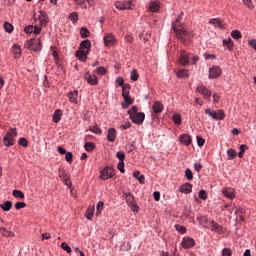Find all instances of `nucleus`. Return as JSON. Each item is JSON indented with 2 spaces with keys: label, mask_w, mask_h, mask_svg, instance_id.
Returning a JSON list of instances; mask_svg holds the SVG:
<instances>
[{
  "label": "nucleus",
  "mask_w": 256,
  "mask_h": 256,
  "mask_svg": "<svg viewBox=\"0 0 256 256\" xmlns=\"http://www.w3.org/2000/svg\"><path fill=\"white\" fill-rule=\"evenodd\" d=\"M195 245V240L191 237H186L182 240L181 246L183 249H191V247H194Z\"/></svg>",
  "instance_id": "ddd939ff"
},
{
  "label": "nucleus",
  "mask_w": 256,
  "mask_h": 256,
  "mask_svg": "<svg viewBox=\"0 0 256 256\" xmlns=\"http://www.w3.org/2000/svg\"><path fill=\"white\" fill-rule=\"evenodd\" d=\"M74 3L82 9H87V3L90 7L93 6V0H74Z\"/></svg>",
  "instance_id": "f3484780"
},
{
  "label": "nucleus",
  "mask_w": 256,
  "mask_h": 256,
  "mask_svg": "<svg viewBox=\"0 0 256 256\" xmlns=\"http://www.w3.org/2000/svg\"><path fill=\"white\" fill-rule=\"evenodd\" d=\"M227 155H228V161H233V159L237 157V151H235V149L233 148H229L227 150Z\"/></svg>",
  "instance_id": "c85d7f7f"
},
{
  "label": "nucleus",
  "mask_w": 256,
  "mask_h": 256,
  "mask_svg": "<svg viewBox=\"0 0 256 256\" xmlns=\"http://www.w3.org/2000/svg\"><path fill=\"white\" fill-rule=\"evenodd\" d=\"M131 90V86L129 84H124L122 86V96L129 97V91Z\"/></svg>",
  "instance_id": "2f4dec72"
},
{
  "label": "nucleus",
  "mask_w": 256,
  "mask_h": 256,
  "mask_svg": "<svg viewBox=\"0 0 256 256\" xmlns=\"http://www.w3.org/2000/svg\"><path fill=\"white\" fill-rule=\"evenodd\" d=\"M13 197L19 198V199H25V194L21 192V190H14L12 192Z\"/></svg>",
  "instance_id": "e433bc0d"
},
{
  "label": "nucleus",
  "mask_w": 256,
  "mask_h": 256,
  "mask_svg": "<svg viewBox=\"0 0 256 256\" xmlns=\"http://www.w3.org/2000/svg\"><path fill=\"white\" fill-rule=\"evenodd\" d=\"M206 115H209V117H212L216 121H223L225 119V111L218 110V111H212L211 108H208L205 110Z\"/></svg>",
  "instance_id": "39448f33"
},
{
  "label": "nucleus",
  "mask_w": 256,
  "mask_h": 256,
  "mask_svg": "<svg viewBox=\"0 0 256 256\" xmlns=\"http://www.w3.org/2000/svg\"><path fill=\"white\" fill-rule=\"evenodd\" d=\"M185 177L187 178L188 181H193V171H191V169L187 168L185 170Z\"/></svg>",
  "instance_id": "79ce46f5"
},
{
  "label": "nucleus",
  "mask_w": 256,
  "mask_h": 256,
  "mask_svg": "<svg viewBox=\"0 0 256 256\" xmlns=\"http://www.w3.org/2000/svg\"><path fill=\"white\" fill-rule=\"evenodd\" d=\"M138 111H139V108H137V106H132V108L128 110L129 117H131V115L139 114Z\"/></svg>",
  "instance_id": "37998d69"
},
{
  "label": "nucleus",
  "mask_w": 256,
  "mask_h": 256,
  "mask_svg": "<svg viewBox=\"0 0 256 256\" xmlns=\"http://www.w3.org/2000/svg\"><path fill=\"white\" fill-rule=\"evenodd\" d=\"M163 109H165V107L163 106V103H161V101H156L152 105V111H153V113H155V115L162 113Z\"/></svg>",
  "instance_id": "4468645a"
},
{
  "label": "nucleus",
  "mask_w": 256,
  "mask_h": 256,
  "mask_svg": "<svg viewBox=\"0 0 256 256\" xmlns=\"http://www.w3.org/2000/svg\"><path fill=\"white\" fill-rule=\"evenodd\" d=\"M24 31H25V33L31 34V33H33V31H35V26H32V25L26 26L24 28Z\"/></svg>",
  "instance_id": "13d9d810"
},
{
  "label": "nucleus",
  "mask_w": 256,
  "mask_h": 256,
  "mask_svg": "<svg viewBox=\"0 0 256 256\" xmlns=\"http://www.w3.org/2000/svg\"><path fill=\"white\" fill-rule=\"evenodd\" d=\"M231 255H233V253L231 252V249H229V248H224V249L222 250V256H231Z\"/></svg>",
  "instance_id": "bf43d9fd"
},
{
  "label": "nucleus",
  "mask_w": 256,
  "mask_h": 256,
  "mask_svg": "<svg viewBox=\"0 0 256 256\" xmlns=\"http://www.w3.org/2000/svg\"><path fill=\"white\" fill-rule=\"evenodd\" d=\"M222 193L228 199H235V190L233 188H224Z\"/></svg>",
  "instance_id": "aec40b11"
},
{
  "label": "nucleus",
  "mask_w": 256,
  "mask_h": 256,
  "mask_svg": "<svg viewBox=\"0 0 256 256\" xmlns=\"http://www.w3.org/2000/svg\"><path fill=\"white\" fill-rule=\"evenodd\" d=\"M231 37L233 39H241L243 37V35L241 34V32L239 30H233L231 32Z\"/></svg>",
  "instance_id": "58836bf2"
},
{
  "label": "nucleus",
  "mask_w": 256,
  "mask_h": 256,
  "mask_svg": "<svg viewBox=\"0 0 256 256\" xmlns=\"http://www.w3.org/2000/svg\"><path fill=\"white\" fill-rule=\"evenodd\" d=\"M180 193H191L193 191V185L191 183H185L179 187Z\"/></svg>",
  "instance_id": "4be33fe9"
},
{
  "label": "nucleus",
  "mask_w": 256,
  "mask_h": 256,
  "mask_svg": "<svg viewBox=\"0 0 256 256\" xmlns=\"http://www.w3.org/2000/svg\"><path fill=\"white\" fill-rule=\"evenodd\" d=\"M114 5H115L116 9H119L120 11H123L125 9L133 10V9H135V0L115 2Z\"/></svg>",
  "instance_id": "20e7f679"
},
{
  "label": "nucleus",
  "mask_w": 256,
  "mask_h": 256,
  "mask_svg": "<svg viewBox=\"0 0 256 256\" xmlns=\"http://www.w3.org/2000/svg\"><path fill=\"white\" fill-rule=\"evenodd\" d=\"M199 198L202 199L203 201L207 200V191L200 190L199 191Z\"/></svg>",
  "instance_id": "6e6d98bb"
},
{
  "label": "nucleus",
  "mask_w": 256,
  "mask_h": 256,
  "mask_svg": "<svg viewBox=\"0 0 256 256\" xmlns=\"http://www.w3.org/2000/svg\"><path fill=\"white\" fill-rule=\"evenodd\" d=\"M80 35L82 37V39H87L88 37H91V32H89V30L85 27H82L80 29Z\"/></svg>",
  "instance_id": "7c9ffc66"
},
{
  "label": "nucleus",
  "mask_w": 256,
  "mask_h": 256,
  "mask_svg": "<svg viewBox=\"0 0 256 256\" xmlns=\"http://www.w3.org/2000/svg\"><path fill=\"white\" fill-rule=\"evenodd\" d=\"M222 73H223V71L221 70V67H219V66H212L209 69L208 78H210V79H217V78L221 77Z\"/></svg>",
  "instance_id": "1a4fd4ad"
},
{
  "label": "nucleus",
  "mask_w": 256,
  "mask_h": 256,
  "mask_svg": "<svg viewBox=\"0 0 256 256\" xmlns=\"http://www.w3.org/2000/svg\"><path fill=\"white\" fill-rule=\"evenodd\" d=\"M117 159H119V162H124L125 161V152L124 151H118L116 153Z\"/></svg>",
  "instance_id": "c03bdc74"
},
{
  "label": "nucleus",
  "mask_w": 256,
  "mask_h": 256,
  "mask_svg": "<svg viewBox=\"0 0 256 256\" xmlns=\"http://www.w3.org/2000/svg\"><path fill=\"white\" fill-rule=\"evenodd\" d=\"M65 160L67 161V163H72L73 162V153L71 152H66L65 154Z\"/></svg>",
  "instance_id": "8fccbe9b"
},
{
  "label": "nucleus",
  "mask_w": 256,
  "mask_h": 256,
  "mask_svg": "<svg viewBox=\"0 0 256 256\" xmlns=\"http://www.w3.org/2000/svg\"><path fill=\"white\" fill-rule=\"evenodd\" d=\"M130 119L135 125H143V121H145V113L139 112L138 114L131 115Z\"/></svg>",
  "instance_id": "9d476101"
},
{
  "label": "nucleus",
  "mask_w": 256,
  "mask_h": 256,
  "mask_svg": "<svg viewBox=\"0 0 256 256\" xmlns=\"http://www.w3.org/2000/svg\"><path fill=\"white\" fill-rule=\"evenodd\" d=\"M181 17H183V12H181V14L172 23V29L178 41H181V43H187V41L195 37V34L193 33V31L187 29L185 23L181 22Z\"/></svg>",
  "instance_id": "f257e3e1"
},
{
  "label": "nucleus",
  "mask_w": 256,
  "mask_h": 256,
  "mask_svg": "<svg viewBox=\"0 0 256 256\" xmlns=\"http://www.w3.org/2000/svg\"><path fill=\"white\" fill-rule=\"evenodd\" d=\"M4 29L6 33H12L13 32V25H11L9 22L4 23Z\"/></svg>",
  "instance_id": "a18cd8bd"
},
{
  "label": "nucleus",
  "mask_w": 256,
  "mask_h": 256,
  "mask_svg": "<svg viewBox=\"0 0 256 256\" xmlns=\"http://www.w3.org/2000/svg\"><path fill=\"white\" fill-rule=\"evenodd\" d=\"M104 44L106 47H113V45H115V36H113V34L104 36Z\"/></svg>",
  "instance_id": "2eb2a0df"
},
{
  "label": "nucleus",
  "mask_w": 256,
  "mask_h": 256,
  "mask_svg": "<svg viewBox=\"0 0 256 256\" xmlns=\"http://www.w3.org/2000/svg\"><path fill=\"white\" fill-rule=\"evenodd\" d=\"M61 117H63V111H61V109L56 110L52 116L53 123H59Z\"/></svg>",
  "instance_id": "b1692460"
},
{
  "label": "nucleus",
  "mask_w": 256,
  "mask_h": 256,
  "mask_svg": "<svg viewBox=\"0 0 256 256\" xmlns=\"http://www.w3.org/2000/svg\"><path fill=\"white\" fill-rule=\"evenodd\" d=\"M176 231H179V233H187V228L183 226H176Z\"/></svg>",
  "instance_id": "680f3d73"
},
{
  "label": "nucleus",
  "mask_w": 256,
  "mask_h": 256,
  "mask_svg": "<svg viewBox=\"0 0 256 256\" xmlns=\"http://www.w3.org/2000/svg\"><path fill=\"white\" fill-rule=\"evenodd\" d=\"M61 247L64 251H66V253H71V248H70L69 244H67V242H63L61 244Z\"/></svg>",
  "instance_id": "603ef678"
},
{
  "label": "nucleus",
  "mask_w": 256,
  "mask_h": 256,
  "mask_svg": "<svg viewBox=\"0 0 256 256\" xmlns=\"http://www.w3.org/2000/svg\"><path fill=\"white\" fill-rule=\"evenodd\" d=\"M200 225H203V227H207V219L205 217H201L198 219Z\"/></svg>",
  "instance_id": "e2e57ef3"
},
{
  "label": "nucleus",
  "mask_w": 256,
  "mask_h": 256,
  "mask_svg": "<svg viewBox=\"0 0 256 256\" xmlns=\"http://www.w3.org/2000/svg\"><path fill=\"white\" fill-rule=\"evenodd\" d=\"M130 206L131 211H133L135 213V211H137L138 206L135 202H132L131 204H128Z\"/></svg>",
  "instance_id": "338daca9"
},
{
  "label": "nucleus",
  "mask_w": 256,
  "mask_h": 256,
  "mask_svg": "<svg viewBox=\"0 0 256 256\" xmlns=\"http://www.w3.org/2000/svg\"><path fill=\"white\" fill-rule=\"evenodd\" d=\"M131 128V122H126L125 124H122L120 126V129H122L123 131H127V129Z\"/></svg>",
  "instance_id": "052dcab7"
},
{
  "label": "nucleus",
  "mask_w": 256,
  "mask_h": 256,
  "mask_svg": "<svg viewBox=\"0 0 256 256\" xmlns=\"http://www.w3.org/2000/svg\"><path fill=\"white\" fill-rule=\"evenodd\" d=\"M15 209L19 210V209H25V207H27V204L25 202H17L14 205Z\"/></svg>",
  "instance_id": "09e8293b"
},
{
  "label": "nucleus",
  "mask_w": 256,
  "mask_h": 256,
  "mask_svg": "<svg viewBox=\"0 0 256 256\" xmlns=\"http://www.w3.org/2000/svg\"><path fill=\"white\" fill-rule=\"evenodd\" d=\"M124 197L128 205H130L131 203H135V197H133L131 193L124 192Z\"/></svg>",
  "instance_id": "473e14b6"
},
{
  "label": "nucleus",
  "mask_w": 256,
  "mask_h": 256,
  "mask_svg": "<svg viewBox=\"0 0 256 256\" xmlns=\"http://www.w3.org/2000/svg\"><path fill=\"white\" fill-rule=\"evenodd\" d=\"M153 197H154L155 201H160V199H161V193H160L159 191H155V192L153 193Z\"/></svg>",
  "instance_id": "0e129e2a"
},
{
  "label": "nucleus",
  "mask_w": 256,
  "mask_h": 256,
  "mask_svg": "<svg viewBox=\"0 0 256 256\" xmlns=\"http://www.w3.org/2000/svg\"><path fill=\"white\" fill-rule=\"evenodd\" d=\"M196 92L202 95L204 99H207L208 101H211V95H213V92L209 90L205 85L200 84L196 87Z\"/></svg>",
  "instance_id": "423d86ee"
},
{
  "label": "nucleus",
  "mask_w": 256,
  "mask_h": 256,
  "mask_svg": "<svg viewBox=\"0 0 256 256\" xmlns=\"http://www.w3.org/2000/svg\"><path fill=\"white\" fill-rule=\"evenodd\" d=\"M84 78L86 79L87 83H89V85H98L99 84V80L97 79V76L92 75L91 72H86L84 75Z\"/></svg>",
  "instance_id": "f8f14e48"
},
{
  "label": "nucleus",
  "mask_w": 256,
  "mask_h": 256,
  "mask_svg": "<svg viewBox=\"0 0 256 256\" xmlns=\"http://www.w3.org/2000/svg\"><path fill=\"white\" fill-rule=\"evenodd\" d=\"M191 61V54L187 53L186 51H182L179 58L180 65H189Z\"/></svg>",
  "instance_id": "9b49d317"
},
{
  "label": "nucleus",
  "mask_w": 256,
  "mask_h": 256,
  "mask_svg": "<svg viewBox=\"0 0 256 256\" xmlns=\"http://www.w3.org/2000/svg\"><path fill=\"white\" fill-rule=\"evenodd\" d=\"M12 53H13L15 59H19V57H21V46L15 44L12 47Z\"/></svg>",
  "instance_id": "a878e982"
},
{
  "label": "nucleus",
  "mask_w": 256,
  "mask_h": 256,
  "mask_svg": "<svg viewBox=\"0 0 256 256\" xmlns=\"http://www.w3.org/2000/svg\"><path fill=\"white\" fill-rule=\"evenodd\" d=\"M0 207H1V209H3V211L9 212V211H11V209L13 207V202L6 201L3 204H1Z\"/></svg>",
  "instance_id": "cd10ccee"
},
{
  "label": "nucleus",
  "mask_w": 256,
  "mask_h": 256,
  "mask_svg": "<svg viewBox=\"0 0 256 256\" xmlns=\"http://www.w3.org/2000/svg\"><path fill=\"white\" fill-rule=\"evenodd\" d=\"M113 175H115V170L111 167H106L100 172V178L103 181H107L108 179H113Z\"/></svg>",
  "instance_id": "6e6552de"
},
{
  "label": "nucleus",
  "mask_w": 256,
  "mask_h": 256,
  "mask_svg": "<svg viewBox=\"0 0 256 256\" xmlns=\"http://www.w3.org/2000/svg\"><path fill=\"white\" fill-rule=\"evenodd\" d=\"M25 47L30 49L31 51H41L43 45L41 44V40L30 39L26 44Z\"/></svg>",
  "instance_id": "0eeeda50"
},
{
  "label": "nucleus",
  "mask_w": 256,
  "mask_h": 256,
  "mask_svg": "<svg viewBox=\"0 0 256 256\" xmlns=\"http://www.w3.org/2000/svg\"><path fill=\"white\" fill-rule=\"evenodd\" d=\"M177 77L179 79H187L189 77V71L187 69H180L177 72Z\"/></svg>",
  "instance_id": "bb28decb"
},
{
  "label": "nucleus",
  "mask_w": 256,
  "mask_h": 256,
  "mask_svg": "<svg viewBox=\"0 0 256 256\" xmlns=\"http://www.w3.org/2000/svg\"><path fill=\"white\" fill-rule=\"evenodd\" d=\"M89 131L95 133L96 135H101V133H103V130H101V128H99L98 126H90Z\"/></svg>",
  "instance_id": "c9c22d12"
},
{
  "label": "nucleus",
  "mask_w": 256,
  "mask_h": 256,
  "mask_svg": "<svg viewBox=\"0 0 256 256\" xmlns=\"http://www.w3.org/2000/svg\"><path fill=\"white\" fill-rule=\"evenodd\" d=\"M248 45H250V47H253L256 50V39L249 40Z\"/></svg>",
  "instance_id": "774afa93"
},
{
  "label": "nucleus",
  "mask_w": 256,
  "mask_h": 256,
  "mask_svg": "<svg viewBox=\"0 0 256 256\" xmlns=\"http://www.w3.org/2000/svg\"><path fill=\"white\" fill-rule=\"evenodd\" d=\"M104 205L105 203L103 201H99L97 206H96V215L97 217H99V215H101L103 209H104Z\"/></svg>",
  "instance_id": "72a5a7b5"
},
{
  "label": "nucleus",
  "mask_w": 256,
  "mask_h": 256,
  "mask_svg": "<svg viewBox=\"0 0 256 256\" xmlns=\"http://www.w3.org/2000/svg\"><path fill=\"white\" fill-rule=\"evenodd\" d=\"M19 145L22 147H27L29 145V141H27L25 138H20L18 141Z\"/></svg>",
  "instance_id": "4d7b16f0"
},
{
  "label": "nucleus",
  "mask_w": 256,
  "mask_h": 256,
  "mask_svg": "<svg viewBox=\"0 0 256 256\" xmlns=\"http://www.w3.org/2000/svg\"><path fill=\"white\" fill-rule=\"evenodd\" d=\"M96 73L98 75H105V73H107V70L105 69V67L103 66H100L96 69Z\"/></svg>",
  "instance_id": "864d4df0"
},
{
  "label": "nucleus",
  "mask_w": 256,
  "mask_h": 256,
  "mask_svg": "<svg viewBox=\"0 0 256 256\" xmlns=\"http://www.w3.org/2000/svg\"><path fill=\"white\" fill-rule=\"evenodd\" d=\"M173 121L176 125H181V115L174 114L173 115Z\"/></svg>",
  "instance_id": "de8ad7c7"
},
{
  "label": "nucleus",
  "mask_w": 256,
  "mask_h": 256,
  "mask_svg": "<svg viewBox=\"0 0 256 256\" xmlns=\"http://www.w3.org/2000/svg\"><path fill=\"white\" fill-rule=\"evenodd\" d=\"M223 46L228 47V50L232 51L233 50V40H231V38H229L228 40H223Z\"/></svg>",
  "instance_id": "f704fd0d"
},
{
  "label": "nucleus",
  "mask_w": 256,
  "mask_h": 256,
  "mask_svg": "<svg viewBox=\"0 0 256 256\" xmlns=\"http://www.w3.org/2000/svg\"><path fill=\"white\" fill-rule=\"evenodd\" d=\"M210 25H213L214 27H218L219 29H223V20L219 18H213L209 21Z\"/></svg>",
  "instance_id": "5701e85b"
},
{
  "label": "nucleus",
  "mask_w": 256,
  "mask_h": 256,
  "mask_svg": "<svg viewBox=\"0 0 256 256\" xmlns=\"http://www.w3.org/2000/svg\"><path fill=\"white\" fill-rule=\"evenodd\" d=\"M89 53H91V41L86 39L80 43L79 50L76 52V57L79 61L85 63Z\"/></svg>",
  "instance_id": "f03ea898"
},
{
  "label": "nucleus",
  "mask_w": 256,
  "mask_h": 256,
  "mask_svg": "<svg viewBox=\"0 0 256 256\" xmlns=\"http://www.w3.org/2000/svg\"><path fill=\"white\" fill-rule=\"evenodd\" d=\"M95 214V206L89 207L85 213L86 218L91 221L93 219V215Z\"/></svg>",
  "instance_id": "c756f323"
},
{
  "label": "nucleus",
  "mask_w": 256,
  "mask_h": 256,
  "mask_svg": "<svg viewBox=\"0 0 256 256\" xmlns=\"http://www.w3.org/2000/svg\"><path fill=\"white\" fill-rule=\"evenodd\" d=\"M67 97H68V99L71 103H74L75 105H77V103H78L77 99L79 97V91H77V90L71 91L67 94Z\"/></svg>",
  "instance_id": "dca6fc26"
},
{
  "label": "nucleus",
  "mask_w": 256,
  "mask_h": 256,
  "mask_svg": "<svg viewBox=\"0 0 256 256\" xmlns=\"http://www.w3.org/2000/svg\"><path fill=\"white\" fill-rule=\"evenodd\" d=\"M69 19L72 21V23H77L79 21V15L77 14V12H72L69 15Z\"/></svg>",
  "instance_id": "ea45409f"
},
{
  "label": "nucleus",
  "mask_w": 256,
  "mask_h": 256,
  "mask_svg": "<svg viewBox=\"0 0 256 256\" xmlns=\"http://www.w3.org/2000/svg\"><path fill=\"white\" fill-rule=\"evenodd\" d=\"M197 143H198V147H203L205 145V139L201 136H197Z\"/></svg>",
  "instance_id": "5fc2aeb1"
},
{
  "label": "nucleus",
  "mask_w": 256,
  "mask_h": 256,
  "mask_svg": "<svg viewBox=\"0 0 256 256\" xmlns=\"http://www.w3.org/2000/svg\"><path fill=\"white\" fill-rule=\"evenodd\" d=\"M210 223H211V226H210L211 231H216V233H225V230L221 225H219L213 220Z\"/></svg>",
  "instance_id": "412c9836"
},
{
  "label": "nucleus",
  "mask_w": 256,
  "mask_h": 256,
  "mask_svg": "<svg viewBox=\"0 0 256 256\" xmlns=\"http://www.w3.org/2000/svg\"><path fill=\"white\" fill-rule=\"evenodd\" d=\"M247 149H249V147L245 144L240 145V152L238 153V157L240 159H243V154L245 153V151H247Z\"/></svg>",
  "instance_id": "4c0bfd02"
},
{
  "label": "nucleus",
  "mask_w": 256,
  "mask_h": 256,
  "mask_svg": "<svg viewBox=\"0 0 256 256\" xmlns=\"http://www.w3.org/2000/svg\"><path fill=\"white\" fill-rule=\"evenodd\" d=\"M118 169L120 170L121 173H123L125 171V162H119Z\"/></svg>",
  "instance_id": "69168bd1"
},
{
  "label": "nucleus",
  "mask_w": 256,
  "mask_h": 256,
  "mask_svg": "<svg viewBox=\"0 0 256 256\" xmlns=\"http://www.w3.org/2000/svg\"><path fill=\"white\" fill-rule=\"evenodd\" d=\"M84 148L86 151L91 152L93 151V149H95V144H93L92 142H86Z\"/></svg>",
  "instance_id": "a19ab883"
},
{
  "label": "nucleus",
  "mask_w": 256,
  "mask_h": 256,
  "mask_svg": "<svg viewBox=\"0 0 256 256\" xmlns=\"http://www.w3.org/2000/svg\"><path fill=\"white\" fill-rule=\"evenodd\" d=\"M159 9H161V2H159V1L150 2L149 10L151 11V13H157V11H159Z\"/></svg>",
  "instance_id": "a211bd4d"
},
{
  "label": "nucleus",
  "mask_w": 256,
  "mask_h": 256,
  "mask_svg": "<svg viewBox=\"0 0 256 256\" xmlns=\"http://www.w3.org/2000/svg\"><path fill=\"white\" fill-rule=\"evenodd\" d=\"M244 5L248 7V9H255V5H253V0H242Z\"/></svg>",
  "instance_id": "49530a36"
},
{
  "label": "nucleus",
  "mask_w": 256,
  "mask_h": 256,
  "mask_svg": "<svg viewBox=\"0 0 256 256\" xmlns=\"http://www.w3.org/2000/svg\"><path fill=\"white\" fill-rule=\"evenodd\" d=\"M15 137H17V130L11 128L3 138L5 147H13V145H15Z\"/></svg>",
  "instance_id": "7ed1b4c3"
},
{
  "label": "nucleus",
  "mask_w": 256,
  "mask_h": 256,
  "mask_svg": "<svg viewBox=\"0 0 256 256\" xmlns=\"http://www.w3.org/2000/svg\"><path fill=\"white\" fill-rule=\"evenodd\" d=\"M180 141L181 143H183V145H186V147H188V145L191 143V136H189V134H182L180 136Z\"/></svg>",
  "instance_id": "393cba45"
},
{
  "label": "nucleus",
  "mask_w": 256,
  "mask_h": 256,
  "mask_svg": "<svg viewBox=\"0 0 256 256\" xmlns=\"http://www.w3.org/2000/svg\"><path fill=\"white\" fill-rule=\"evenodd\" d=\"M116 138H117V130H115V128H109L108 134H107L108 141H110V143H113L115 142Z\"/></svg>",
  "instance_id": "6ab92c4d"
},
{
  "label": "nucleus",
  "mask_w": 256,
  "mask_h": 256,
  "mask_svg": "<svg viewBox=\"0 0 256 256\" xmlns=\"http://www.w3.org/2000/svg\"><path fill=\"white\" fill-rule=\"evenodd\" d=\"M130 79L132 81H137L139 79V74L137 73V70H133L131 72V76H130Z\"/></svg>",
  "instance_id": "3c124183"
}]
</instances>
